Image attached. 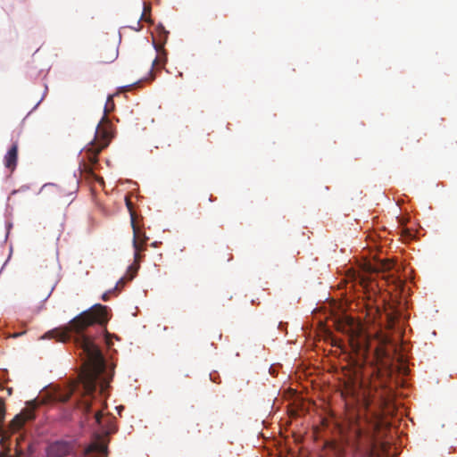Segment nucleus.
I'll list each match as a JSON object with an SVG mask.
<instances>
[{
    "label": "nucleus",
    "mask_w": 457,
    "mask_h": 457,
    "mask_svg": "<svg viewBox=\"0 0 457 457\" xmlns=\"http://www.w3.org/2000/svg\"><path fill=\"white\" fill-rule=\"evenodd\" d=\"M109 319L107 306L96 303L74 317L65 327L48 332L51 337L62 343L71 340V334L75 335L74 344L80 350L79 355L84 360V370L79 375L83 392L79 407L85 414L91 411L92 406L91 400L87 397L96 392L98 380L105 371L104 358L99 347L85 331L95 324L104 326Z\"/></svg>",
    "instance_id": "nucleus-1"
},
{
    "label": "nucleus",
    "mask_w": 457,
    "mask_h": 457,
    "mask_svg": "<svg viewBox=\"0 0 457 457\" xmlns=\"http://www.w3.org/2000/svg\"><path fill=\"white\" fill-rule=\"evenodd\" d=\"M94 418L98 425L99 431L94 441L85 450L83 457H106L109 443L107 437L118 430L116 418L110 413L104 414L101 411H96ZM47 457H78V454L72 445L65 442H56L49 446Z\"/></svg>",
    "instance_id": "nucleus-2"
},
{
    "label": "nucleus",
    "mask_w": 457,
    "mask_h": 457,
    "mask_svg": "<svg viewBox=\"0 0 457 457\" xmlns=\"http://www.w3.org/2000/svg\"><path fill=\"white\" fill-rule=\"evenodd\" d=\"M112 137V124L104 110V114L96 127L95 140L81 152L80 166L86 173L94 176L93 166L98 162V154L108 146Z\"/></svg>",
    "instance_id": "nucleus-3"
},
{
    "label": "nucleus",
    "mask_w": 457,
    "mask_h": 457,
    "mask_svg": "<svg viewBox=\"0 0 457 457\" xmlns=\"http://www.w3.org/2000/svg\"><path fill=\"white\" fill-rule=\"evenodd\" d=\"M343 331L347 334L349 344L357 354H364L369 351V337L364 332L361 323L353 319L343 327Z\"/></svg>",
    "instance_id": "nucleus-4"
},
{
    "label": "nucleus",
    "mask_w": 457,
    "mask_h": 457,
    "mask_svg": "<svg viewBox=\"0 0 457 457\" xmlns=\"http://www.w3.org/2000/svg\"><path fill=\"white\" fill-rule=\"evenodd\" d=\"M39 403L37 400H33L27 403V407L19 414H17L10 422L6 429L0 428L1 442L10 438L11 435L20 430L27 421L35 419V410Z\"/></svg>",
    "instance_id": "nucleus-5"
},
{
    "label": "nucleus",
    "mask_w": 457,
    "mask_h": 457,
    "mask_svg": "<svg viewBox=\"0 0 457 457\" xmlns=\"http://www.w3.org/2000/svg\"><path fill=\"white\" fill-rule=\"evenodd\" d=\"M125 202H126V206L129 212L131 227L133 229V247L135 249V256L134 257H135V261H137L140 258L139 252L144 250L143 247L141 246V244H145L146 242V240L148 239V237H146L144 235V238L142 239V242L141 243L139 242V240H140L139 239V228L136 224V212L133 210V204H132L129 197H128V196L125 197Z\"/></svg>",
    "instance_id": "nucleus-6"
},
{
    "label": "nucleus",
    "mask_w": 457,
    "mask_h": 457,
    "mask_svg": "<svg viewBox=\"0 0 457 457\" xmlns=\"http://www.w3.org/2000/svg\"><path fill=\"white\" fill-rule=\"evenodd\" d=\"M18 160V145L14 143L8 150L4 158V166L13 171L17 166Z\"/></svg>",
    "instance_id": "nucleus-7"
},
{
    "label": "nucleus",
    "mask_w": 457,
    "mask_h": 457,
    "mask_svg": "<svg viewBox=\"0 0 457 457\" xmlns=\"http://www.w3.org/2000/svg\"><path fill=\"white\" fill-rule=\"evenodd\" d=\"M78 387H79V384H77V383H72V384L69 385L67 386L65 392H63V393L59 392L56 394V395L54 396L55 400L62 402V403H65V402L69 401V399L76 392Z\"/></svg>",
    "instance_id": "nucleus-8"
},
{
    "label": "nucleus",
    "mask_w": 457,
    "mask_h": 457,
    "mask_svg": "<svg viewBox=\"0 0 457 457\" xmlns=\"http://www.w3.org/2000/svg\"><path fill=\"white\" fill-rule=\"evenodd\" d=\"M376 395L372 393L371 389L365 390L363 392V405L366 409H369L371 404L376 401Z\"/></svg>",
    "instance_id": "nucleus-9"
},
{
    "label": "nucleus",
    "mask_w": 457,
    "mask_h": 457,
    "mask_svg": "<svg viewBox=\"0 0 457 457\" xmlns=\"http://www.w3.org/2000/svg\"><path fill=\"white\" fill-rule=\"evenodd\" d=\"M167 61L166 54L163 52L161 54L157 55L153 61V67H156L159 65L163 66Z\"/></svg>",
    "instance_id": "nucleus-10"
},
{
    "label": "nucleus",
    "mask_w": 457,
    "mask_h": 457,
    "mask_svg": "<svg viewBox=\"0 0 457 457\" xmlns=\"http://www.w3.org/2000/svg\"><path fill=\"white\" fill-rule=\"evenodd\" d=\"M5 415V406L3 399L0 397V426H2Z\"/></svg>",
    "instance_id": "nucleus-11"
},
{
    "label": "nucleus",
    "mask_w": 457,
    "mask_h": 457,
    "mask_svg": "<svg viewBox=\"0 0 457 457\" xmlns=\"http://www.w3.org/2000/svg\"><path fill=\"white\" fill-rule=\"evenodd\" d=\"M125 283H126V278H120L113 290L122 287L125 285Z\"/></svg>",
    "instance_id": "nucleus-12"
},
{
    "label": "nucleus",
    "mask_w": 457,
    "mask_h": 457,
    "mask_svg": "<svg viewBox=\"0 0 457 457\" xmlns=\"http://www.w3.org/2000/svg\"><path fill=\"white\" fill-rule=\"evenodd\" d=\"M111 293H112V291H108V292L104 293L103 295H102V300L104 301V302L108 301L109 298H110Z\"/></svg>",
    "instance_id": "nucleus-13"
},
{
    "label": "nucleus",
    "mask_w": 457,
    "mask_h": 457,
    "mask_svg": "<svg viewBox=\"0 0 457 457\" xmlns=\"http://www.w3.org/2000/svg\"><path fill=\"white\" fill-rule=\"evenodd\" d=\"M117 52L114 53V54L112 56V59L109 61V62H112V60H114L116 57H117Z\"/></svg>",
    "instance_id": "nucleus-14"
},
{
    "label": "nucleus",
    "mask_w": 457,
    "mask_h": 457,
    "mask_svg": "<svg viewBox=\"0 0 457 457\" xmlns=\"http://www.w3.org/2000/svg\"><path fill=\"white\" fill-rule=\"evenodd\" d=\"M381 403H382V395H379L378 404L380 405Z\"/></svg>",
    "instance_id": "nucleus-15"
},
{
    "label": "nucleus",
    "mask_w": 457,
    "mask_h": 457,
    "mask_svg": "<svg viewBox=\"0 0 457 457\" xmlns=\"http://www.w3.org/2000/svg\"><path fill=\"white\" fill-rule=\"evenodd\" d=\"M18 446H19V442H17V443H16L17 452H18L19 453H21V450H19V449H18Z\"/></svg>",
    "instance_id": "nucleus-16"
},
{
    "label": "nucleus",
    "mask_w": 457,
    "mask_h": 457,
    "mask_svg": "<svg viewBox=\"0 0 457 457\" xmlns=\"http://www.w3.org/2000/svg\"><path fill=\"white\" fill-rule=\"evenodd\" d=\"M385 269H390V264H384Z\"/></svg>",
    "instance_id": "nucleus-17"
},
{
    "label": "nucleus",
    "mask_w": 457,
    "mask_h": 457,
    "mask_svg": "<svg viewBox=\"0 0 457 457\" xmlns=\"http://www.w3.org/2000/svg\"><path fill=\"white\" fill-rule=\"evenodd\" d=\"M104 386H104V384L103 383V384L101 385V390H102V391L104 389Z\"/></svg>",
    "instance_id": "nucleus-18"
},
{
    "label": "nucleus",
    "mask_w": 457,
    "mask_h": 457,
    "mask_svg": "<svg viewBox=\"0 0 457 457\" xmlns=\"http://www.w3.org/2000/svg\"><path fill=\"white\" fill-rule=\"evenodd\" d=\"M133 278H134V275H131V276L128 278V280H131Z\"/></svg>",
    "instance_id": "nucleus-19"
}]
</instances>
